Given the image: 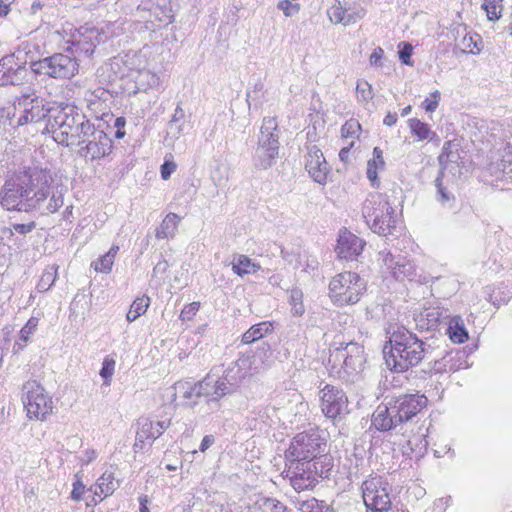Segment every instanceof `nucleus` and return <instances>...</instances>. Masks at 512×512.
Instances as JSON below:
<instances>
[{
	"mask_svg": "<svg viewBox=\"0 0 512 512\" xmlns=\"http://www.w3.org/2000/svg\"><path fill=\"white\" fill-rule=\"evenodd\" d=\"M37 324L38 320L36 318H30L20 331V340L26 343L29 336L35 331Z\"/></svg>",
	"mask_w": 512,
	"mask_h": 512,
	"instance_id": "obj_57",
	"label": "nucleus"
},
{
	"mask_svg": "<svg viewBox=\"0 0 512 512\" xmlns=\"http://www.w3.org/2000/svg\"><path fill=\"white\" fill-rule=\"evenodd\" d=\"M284 477L296 491H304L313 488L322 477L323 471H319L318 462L314 461H286Z\"/></svg>",
	"mask_w": 512,
	"mask_h": 512,
	"instance_id": "obj_12",
	"label": "nucleus"
},
{
	"mask_svg": "<svg viewBox=\"0 0 512 512\" xmlns=\"http://www.w3.org/2000/svg\"><path fill=\"white\" fill-rule=\"evenodd\" d=\"M357 100L361 103H368L373 99L372 86L366 80H359L356 85Z\"/></svg>",
	"mask_w": 512,
	"mask_h": 512,
	"instance_id": "obj_49",
	"label": "nucleus"
},
{
	"mask_svg": "<svg viewBox=\"0 0 512 512\" xmlns=\"http://www.w3.org/2000/svg\"><path fill=\"white\" fill-rule=\"evenodd\" d=\"M366 291V282L355 272H343L329 283V296L338 306L357 303Z\"/></svg>",
	"mask_w": 512,
	"mask_h": 512,
	"instance_id": "obj_8",
	"label": "nucleus"
},
{
	"mask_svg": "<svg viewBox=\"0 0 512 512\" xmlns=\"http://www.w3.org/2000/svg\"><path fill=\"white\" fill-rule=\"evenodd\" d=\"M97 452L93 449H87L80 458L82 465H88L97 458Z\"/></svg>",
	"mask_w": 512,
	"mask_h": 512,
	"instance_id": "obj_62",
	"label": "nucleus"
},
{
	"mask_svg": "<svg viewBox=\"0 0 512 512\" xmlns=\"http://www.w3.org/2000/svg\"><path fill=\"white\" fill-rule=\"evenodd\" d=\"M181 218L175 213H169L162 220L159 227L156 229L157 239L173 238L178 229Z\"/></svg>",
	"mask_w": 512,
	"mask_h": 512,
	"instance_id": "obj_34",
	"label": "nucleus"
},
{
	"mask_svg": "<svg viewBox=\"0 0 512 512\" xmlns=\"http://www.w3.org/2000/svg\"><path fill=\"white\" fill-rule=\"evenodd\" d=\"M199 385L202 386V395L207 399V404L211 406V409H218L220 398L234 392L223 376L215 379L208 375L199 381Z\"/></svg>",
	"mask_w": 512,
	"mask_h": 512,
	"instance_id": "obj_20",
	"label": "nucleus"
},
{
	"mask_svg": "<svg viewBox=\"0 0 512 512\" xmlns=\"http://www.w3.org/2000/svg\"><path fill=\"white\" fill-rule=\"evenodd\" d=\"M153 425L156 430H159V437L164 433V431L171 425L170 419L164 420H153Z\"/></svg>",
	"mask_w": 512,
	"mask_h": 512,
	"instance_id": "obj_64",
	"label": "nucleus"
},
{
	"mask_svg": "<svg viewBox=\"0 0 512 512\" xmlns=\"http://www.w3.org/2000/svg\"><path fill=\"white\" fill-rule=\"evenodd\" d=\"M115 366H116V361L113 357L106 356L104 358L103 363H102V368H101L99 374L102 377L104 384L106 386H110V384H111V379L115 372Z\"/></svg>",
	"mask_w": 512,
	"mask_h": 512,
	"instance_id": "obj_48",
	"label": "nucleus"
},
{
	"mask_svg": "<svg viewBox=\"0 0 512 512\" xmlns=\"http://www.w3.org/2000/svg\"><path fill=\"white\" fill-rule=\"evenodd\" d=\"M150 305V299L147 296L136 298L130 306V309L126 315L128 322H133L141 315H143Z\"/></svg>",
	"mask_w": 512,
	"mask_h": 512,
	"instance_id": "obj_40",
	"label": "nucleus"
},
{
	"mask_svg": "<svg viewBox=\"0 0 512 512\" xmlns=\"http://www.w3.org/2000/svg\"><path fill=\"white\" fill-rule=\"evenodd\" d=\"M263 362L256 355H241L224 372V380L228 382L235 392L240 385L248 378L264 370Z\"/></svg>",
	"mask_w": 512,
	"mask_h": 512,
	"instance_id": "obj_14",
	"label": "nucleus"
},
{
	"mask_svg": "<svg viewBox=\"0 0 512 512\" xmlns=\"http://www.w3.org/2000/svg\"><path fill=\"white\" fill-rule=\"evenodd\" d=\"M390 402L397 413L398 420L404 424L413 419L427 405V398L419 394H404L391 398Z\"/></svg>",
	"mask_w": 512,
	"mask_h": 512,
	"instance_id": "obj_18",
	"label": "nucleus"
},
{
	"mask_svg": "<svg viewBox=\"0 0 512 512\" xmlns=\"http://www.w3.org/2000/svg\"><path fill=\"white\" fill-rule=\"evenodd\" d=\"M114 260L108 256L103 255L92 263V266L96 272L109 273L112 270Z\"/></svg>",
	"mask_w": 512,
	"mask_h": 512,
	"instance_id": "obj_51",
	"label": "nucleus"
},
{
	"mask_svg": "<svg viewBox=\"0 0 512 512\" xmlns=\"http://www.w3.org/2000/svg\"><path fill=\"white\" fill-rule=\"evenodd\" d=\"M182 125L183 123H175L170 122L168 123V135H171L173 138H178L180 134L182 133Z\"/></svg>",
	"mask_w": 512,
	"mask_h": 512,
	"instance_id": "obj_63",
	"label": "nucleus"
},
{
	"mask_svg": "<svg viewBox=\"0 0 512 512\" xmlns=\"http://www.w3.org/2000/svg\"><path fill=\"white\" fill-rule=\"evenodd\" d=\"M277 128L278 124L275 118L265 117L260 128L257 147H263L264 149L276 148V151H279Z\"/></svg>",
	"mask_w": 512,
	"mask_h": 512,
	"instance_id": "obj_26",
	"label": "nucleus"
},
{
	"mask_svg": "<svg viewBox=\"0 0 512 512\" xmlns=\"http://www.w3.org/2000/svg\"><path fill=\"white\" fill-rule=\"evenodd\" d=\"M273 325L269 321L260 322L250 327L243 335L242 342L244 344H251L257 340H260L265 335L271 333Z\"/></svg>",
	"mask_w": 512,
	"mask_h": 512,
	"instance_id": "obj_37",
	"label": "nucleus"
},
{
	"mask_svg": "<svg viewBox=\"0 0 512 512\" xmlns=\"http://www.w3.org/2000/svg\"><path fill=\"white\" fill-rule=\"evenodd\" d=\"M443 177L444 172L439 171L438 176L435 179V186L437 189L436 193V199L439 201L443 206L451 207L452 204L455 201L454 195L448 191V189L443 185Z\"/></svg>",
	"mask_w": 512,
	"mask_h": 512,
	"instance_id": "obj_38",
	"label": "nucleus"
},
{
	"mask_svg": "<svg viewBox=\"0 0 512 512\" xmlns=\"http://www.w3.org/2000/svg\"><path fill=\"white\" fill-rule=\"evenodd\" d=\"M346 14L347 8H344L340 1H337L327 10V15L334 24H343L345 26Z\"/></svg>",
	"mask_w": 512,
	"mask_h": 512,
	"instance_id": "obj_47",
	"label": "nucleus"
},
{
	"mask_svg": "<svg viewBox=\"0 0 512 512\" xmlns=\"http://www.w3.org/2000/svg\"><path fill=\"white\" fill-rule=\"evenodd\" d=\"M49 186L42 184L34 191L32 176L26 170L8 172L4 184L2 207L7 210H30L38 208L49 196Z\"/></svg>",
	"mask_w": 512,
	"mask_h": 512,
	"instance_id": "obj_2",
	"label": "nucleus"
},
{
	"mask_svg": "<svg viewBox=\"0 0 512 512\" xmlns=\"http://www.w3.org/2000/svg\"><path fill=\"white\" fill-rule=\"evenodd\" d=\"M365 15H366V10L359 5H354V6L348 7L346 18H345V26L356 23L357 21L364 18Z\"/></svg>",
	"mask_w": 512,
	"mask_h": 512,
	"instance_id": "obj_50",
	"label": "nucleus"
},
{
	"mask_svg": "<svg viewBox=\"0 0 512 512\" xmlns=\"http://www.w3.org/2000/svg\"><path fill=\"white\" fill-rule=\"evenodd\" d=\"M361 125L356 119L347 120L341 127V137L343 139H357L359 137Z\"/></svg>",
	"mask_w": 512,
	"mask_h": 512,
	"instance_id": "obj_46",
	"label": "nucleus"
},
{
	"mask_svg": "<svg viewBox=\"0 0 512 512\" xmlns=\"http://www.w3.org/2000/svg\"><path fill=\"white\" fill-rule=\"evenodd\" d=\"M384 56V50L381 47H376L369 57V62L371 66L381 67L382 58Z\"/></svg>",
	"mask_w": 512,
	"mask_h": 512,
	"instance_id": "obj_60",
	"label": "nucleus"
},
{
	"mask_svg": "<svg viewBox=\"0 0 512 512\" xmlns=\"http://www.w3.org/2000/svg\"><path fill=\"white\" fill-rule=\"evenodd\" d=\"M21 399L30 420L45 421L53 412L52 397L36 380H29L23 384Z\"/></svg>",
	"mask_w": 512,
	"mask_h": 512,
	"instance_id": "obj_9",
	"label": "nucleus"
},
{
	"mask_svg": "<svg viewBox=\"0 0 512 512\" xmlns=\"http://www.w3.org/2000/svg\"><path fill=\"white\" fill-rule=\"evenodd\" d=\"M32 71L54 79H71L79 71V63L75 56L55 53L31 63Z\"/></svg>",
	"mask_w": 512,
	"mask_h": 512,
	"instance_id": "obj_11",
	"label": "nucleus"
},
{
	"mask_svg": "<svg viewBox=\"0 0 512 512\" xmlns=\"http://www.w3.org/2000/svg\"><path fill=\"white\" fill-rule=\"evenodd\" d=\"M200 303L199 302H192L188 305H186L180 314V319L182 321L191 320L196 313L199 311Z\"/></svg>",
	"mask_w": 512,
	"mask_h": 512,
	"instance_id": "obj_55",
	"label": "nucleus"
},
{
	"mask_svg": "<svg viewBox=\"0 0 512 512\" xmlns=\"http://www.w3.org/2000/svg\"><path fill=\"white\" fill-rule=\"evenodd\" d=\"M74 145L80 146L79 153L82 157L94 161L104 158L111 152L112 140L93 124L87 126L86 133Z\"/></svg>",
	"mask_w": 512,
	"mask_h": 512,
	"instance_id": "obj_13",
	"label": "nucleus"
},
{
	"mask_svg": "<svg viewBox=\"0 0 512 512\" xmlns=\"http://www.w3.org/2000/svg\"><path fill=\"white\" fill-rule=\"evenodd\" d=\"M278 9L282 10L286 17H291L298 13L300 6L290 0H281L277 5Z\"/></svg>",
	"mask_w": 512,
	"mask_h": 512,
	"instance_id": "obj_53",
	"label": "nucleus"
},
{
	"mask_svg": "<svg viewBox=\"0 0 512 512\" xmlns=\"http://www.w3.org/2000/svg\"><path fill=\"white\" fill-rule=\"evenodd\" d=\"M482 8L485 10L488 20L496 21L502 15V0H484Z\"/></svg>",
	"mask_w": 512,
	"mask_h": 512,
	"instance_id": "obj_44",
	"label": "nucleus"
},
{
	"mask_svg": "<svg viewBox=\"0 0 512 512\" xmlns=\"http://www.w3.org/2000/svg\"><path fill=\"white\" fill-rule=\"evenodd\" d=\"M20 96L16 95L14 101H8L9 106L2 109L8 124L12 127L27 123L39 122L49 114L52 115L53 108L47 107L44 99L40 98L31 88L21 90Z\"/></svg>",
	"mask_w": 512,
	"mask_h": 512,
	"instance_id": "obj_3",
	"label": "nucleus"
},
{
	"mask_svg": "<svg viewBox=\"0 0 512 512\" xmlns=\"http://www.w3.org/2000/svg\"><path fill=\"white\" fill-rule=\"evenodd\" d=\"M321 410L329 418L348 413V398L339 388L332 385H325L321 389Z\"/></svg>",
	"mask_w": 512,
	"mask_h": 512,
	"instance_id": "obj_17",
	"label": "nucleus"
},
{
	"mask_svg": "<svg viewBox=\"0 0 512 512\" xmlns=\"http://www.w3.org/2000/svg\"><path fill=\"white\" fill-rule=\"evenodd\" d=\"M305 168L316 183L324 185L327 182L330 166L323 156L322 151L317 146L309 148Z\"/></svg>",
	"mask_w": 512,
	"mask_h": 512,
	"instance_id": "obj_21",
	"label": "nucleus"
},
{
	"mask_svg": "<svg viewBox=\"0 0 512 512\" xmlns=\"http://www.w3.org/2000/svg\"><path fill=\"white\" fill-rule=\"evenodd\" d=\"M63 205V199L61 195H53L47 205V210L51 213L56 212Z\"/></svg>",
	"mask_w": 512,
	"mask_h": 512,
	"instance_id": "obj_61",
	"label": "nucleus"
},
{
	"mask_svg": "<svg viewBox=\"0 0 512 512\" xmlns=\"http://www.w3.org/2000/svg\"><path fill=\"white\" fill-rule=\"evenodd\" d=\"M26 55L21 51L2 57V86L22 85L28 76Z\"/></svg>",
	"mask_w": 512,
	"mask_h": 512,
	"instance_id": "obj_16",
	"label": "nucleus"
},
{
	"mask_svg": "<svg viewBox=\"0 0 512 512\" xmlns=\"http://www.w3.org/2000/svg\"><path fill=\"white\" fill-rule=\"evenodd\" d=\"M452 147L451 142L444 144L443 152L439 156L440 165L443 166L445 161L455 162L457 160L456 155L450 150Z\"/></svg>",
	"mask_w": 512,
	"mask_h": 512,
	"instance_id": "obj_58",
	"label": "nucleus"
},
{
	"mask_svg": "<svg viewBox=\"0 0 512 512\" xmlns=\"http://www.w3.org/2000/svg\"><path fill=\"white\" fill-rule=\"evenodd\" d=\"M118 29L119 26L116 23H109L101 28L88 24L81 26L67 40L66 50L78 56H90L97 45L105 42L110 37L117 36L119 32L116 30Z\"/></svg>",
	"mask_w": 512,
	"mask_h": 512,
	"instance_id": "obj_6",
	"label": "nucleus"
},
{
	"mask_svg": "<svg viewBox=\"0 0 512 512\" xmlns=\"http://www.w3.org/2000/svg\"><path fill=\"white\" fill-rule=\"evenodd\" d=\"M512 298V289L507 285H501L497 287L491 294L490 300L496 307L505 305Z\"/></svg>",
	"mask_w": 512,
	"mask_h": 512,
	"instance_id": "obj_43",
	"label": "nucleus"
},
{
	"mask_svg": "<svg viewBox=\"0 0 512 512\" xmlns=\"http://www.w3.org/2000/svg\"><path fill=\"white\" fill-rule=\"evenodd\" d=\"M330 361L342 362L341 368L346 376L356 375L362 371L365 363L364 348L358 343H347L344 347L333 350Z\"/></svg>",
	"mask_w": 512,
	"mask_h": 512,
	"instance_id": "obj_15",
	"label": "nucleus"
},
{
	"mask_svg": "<svg viewBox=\"0 0 512 512\" xmlns=\"http://www.w3.org/2000/svg\"><path fill=\"white\" fill-rule=\"evenodd\" d=\"M489 173L496 180L512 181V146H508L499 162L491 163Z\"/></svg>",
	"mask_w": 512,
	"mask_h": 512,
	"instance_id": "obj_27",
	"label": "nucleus"
},
{
	"mask_svg": "<svg viewBox=\"0 0 512 512\" xmlns=\"http://www.w3.org/2000/svg\"><path fill=\"white\" fill-rule=\"evenodd\" d=\"M411 133L418 138V140H432L436 135L435 132L431 131L428 124L420 121L419 119L412 118L408 121Z\"/></svg>",
	"mask_w": 512,
	"mask_h": 512,
	"instance_id": "obj_39",
	"label": "nucleus"
},
{
	"mask_svg": "<svg viewBox=\"0 0 512 512\" xmlns=\"http://www.w3.org/2000/svg\"><path fill=\"white\" fill-rule=\"evenodd\" d=\"M50 118L54 140L66 147L74 146L86 133L87 126L93 125L76 107L68 104L60 109H54Z\"/></svg>",
	"mask_w": 512,
	"mask_h": 512,
	"instance_id": "obj_4",
	"label": "nucleus"
},
{
	"mask_svg": "<svg viewBox=\"0 0 512 512\" xmlns=\"http://www.w3.org/2000/svg\"><path fill=\"white\" fill-rule=\"evenodd\" d=\"M278 155L276 148L256 147L252 158L253 166L256 170H267L276 163Z\"/></svg>",
	"mask_w": 512,
	"mask_h": 512,
	"instance_id": "obj_30",
	"label": "nucleus"
},
{
	"mask_svg": "<svg viewBox=\"0 0 512 512\" xmlns=\"http://www.w3.org/2000/svg\"><path fill=\"white\" fill-rule=\"evenodd\" d=\"M449 317L448 310L440 307L426 308L414 315L415 329L423 332L434 330L441 320Z\"/></svg>",
	"mask_w": 512,
	"mask_h": 512,
	"instance_id": "obj_25",
	"label": "nucleus"
},
{
	"mask_svg": "<svg viewBox=\"0 0 512 512\" xmlns=\"http://www.w3.org/2000/svg\"><path fill=\"white\" fill-rule=\"evenodd\" d=\"M400 46L401 49L399 50V59L403 64L413 66V62L411 61L413 46L407 42H402Z\"/></svg>",
	"mask_w": 512,
	"mask_h": 512,
	"instance_id": "obj_52",
	"label": "nucleus"
},
{
	"mask_svg": "<svg viewBox=\"0 0 512 512\" xmlns=\"http://www.w3.org/2000/svg\"><path fill=\"white\" fill-rule=\"evenodd\" d=\"M199 382L194 384L188 382H177L174 387L170 388L172 401H175L177 392H182L183 398L187 405L194 407L199 403V399L203 397Z\"/></svg>",
	"mask_w": 512,
	"mask_h": 512,
	"instance_id": "obj_28",
	"label": "nucleus"
},
{
	"mask_svg": "<svg viewBox=\"0 0 512 512\" xmlns=\"http://www.w3.org/2000/svg\"><path fill=\"white\" fill-rule=\"evenodd\" d=\"M440 92L438 90L432 92L423 102V107L427 112H434L439 104Z\"/></svg>",
	"mask_w": 512,
	"mask_h": 512,
	"instance_id": "obj_56",
	"label": "nucleus"
},
{
	"mask_svg": "<svg viewBox=\"0 0 512 512\" xmlns=\"http://www.w3.org/2000/svg\"><path fill=\"white\" fill-rule=\"evenodd\" d=\"M362 215L369 228L379 235L392 234L396 227L397 216L386 195L371 194L363 203Z\"/></svg>",
	"mask_w": 512,
	"mask_h": 512,
	"instance_id": "obj_5",
	"label": "nucleus"
},
{
	"mask_svg": "<svg viewBox=\"0 0 512 512\" xmlns=\"http://www.w3.org/2000/svg\"><path fill=\"white\" fill-rule=\"evenodd\" d=\"M469 367L466 352L460 349L445 352L440 359H434L430 370L434 373H451Z\"/></svg>",
	"mask_w": 512,
	"mask_h": 512,
	"instance_id": "obj_22",
	"label": "nucleus"
},
{
	"mask_svg": "<svg viewBox=\"0 0 512 512\" xmlns=\"http://www.w3.org/2000/svg\"><path fill=\"white\" fill-rule=\"evenodd\" d=\"M232 270L240 277L248 274H254L260 270V265L253 262L248 256L239 254L233 257L231 262Z\"/></svg>",
	"mask_w": 512,
	"mask_h": 512,
	"instance_id": "obj_33",
	"label": "nucleus"
},
{
	"mask_svg": "<svg viewBox=\"0 0 512 512\" xmlns=\"http://www.w3.org/2000/svg\"><path fill=\"white\" fill-rule=\"evenodd\" d=\"M388 346H384V359L387 367L394 372H405L417 366L425 358H435L442 355L437 339L431 343L423 341L404 326L391 325L387 329Z\"/></svg>",
	"mask_w": 512,
	"mask_h": 512,
	"instance_id": "obj_1",
	"label": "nucleus"
},
{
	"mask_svg": "<svg viewBox=\"0 0 512 512\" xmlns=\"http://www.w3.org/2000/svg\"><path fill=\"white\" fill-rule=\"evenodd\" d=\"M383 265L391 272L397 280H412L416 276V267L411 260L405 256H394L391 251H381L379 253Z\"/></svg>",
	"mask_w": 512,
	"mask_h": 512,
	"instance_id": "obj_19",
	"label": "nucleus"
},
{
	"mask_svg": "<svg viewBox=\"0 0 512 512\" xmlns=\"http://www.w3.org/2000/svg\"><path fill=\"white\" fill-rule=\"evenodd\" d=\"M364 246L365 242L362 239L355 234L344 230L339 235L336 250L341 259L353 260L362 253Z\"/></svg>",
	"mask_w": 512,
	"mask_h": 512,
	"instance_id": "obj_24",
	"label": "nucleus"
},
{
	"mask_svg": "<svg viewBox=\"0 0 512 512\" xmlns=\"http://www.w3.org/2000/svg\"><path fill=\"white\" fill-rule=\"evenodd\" d=\"M34 227H35L34 222H30L28 224H18L17 223V224H13L12 228H2V235L6 234V233H9L10 235H12L13 230L19 234L24 235V234L31 232Z\"/></svg>",
	"mask_w": 512,
	"mask_h": 512,
	"instance_id": "obj_54",
	"label": "nucleus"
},
{
	"mask_svg": "<svg viewBox=\"0 0 512 512\" xmlns=\"http://www.w3.org/2000/svg\"><path fill=\"white\" fill-rule=\"evenodd\" d=\"M372 425L376 430L387 432L397 429L402 425L400 419L398 420L397 413L390 402L380 404L372 415Z\"/></svg>",
	"mask_w": 512,
	"mask_h": 512,
	"instance_id": "obj_23",
	"label": "nucleus"
},
{
	"mask_svg": "<svg viewBox=\"0 0 512 512\" xmlns=\"http://www.w3.org/2000/svg\"><path fill=\"white\" fill-rule=\"evenodd\" d=\"M177 165L175 162L170 160H165L161 165V177L163 180H168L171 174L176 170Z\"/></svg>",
	"mask_w": 512,
	"mask_h": 512,
	"instance_id": "obj_59",
	"label": "nucleus"
},
{
	"mask_svg": "<svg viewBox=\"0 0 512 512\" xmlns=\"http://www.w3.org/2000/svg\"><path fill=\"white\" fill-rule=\"evenodd\" d=\"M447 334L453 343L461 344L468 340V331L462 317L453 316L450 318L447 327Z\"/></svg>",
	"mask_w": 512,
	"mask_h": 512,
	"instance_id": "obj_32",
	"label": "nucleus"
},
{
	"mask_svg": "<svg viewBox=\"0 0 512 512\" xmlns=\"http://www.w3.org/2000/svg\"><path fill=\"white\" fill-rule=\"evenodd\" d=\"M289 303L291 305V312L294 316L299 317L305 313L303 292L299 288H293L290 290Z\"/></svg>",
	"mask_w": 512,
	"mask_h": 512,
	"instance_id": "obj_42",
	"label": "nucleus"
},
{
	"mask_svg": "<svg viewBox=\"0 0 512 512\" xmlns=\"http://www.w3.org/2000/svg\"><path fill=\"white\" fill-rule=\"evenodd\" d=\"M297 507L301 512H324V509H327L328 505L315 498H309L306 500H298Z\"/></svg>",
	"mask_w": 512,
	"mask_h": 512,
	"instance_id": "obj_45",
	"label": "nucleus"
},
{
	"mask_svg": "<svg viewBox=\"0 0 512 512\" xmlns=\"http://www.w3.org/2000/svg\"><path fill=\"white\" fill-rule=\"evenodd\" d=\"M57 269V266L51 265L44 270L37 284V289L39 292H46L53 286L57 277Z\"/></svg>",
	"mask_w": 512,
	"mask_h": 512,
	"instance_id": "obj_41",
	"label": "nucleus"
},
{
	"mask_svg": "<svg viewBox=\"0 0 512 512\" xmlns=\"http://www.w3.org/2000/svg\"><path fill=\"white\" fill-rule=\"evenodd\" d=\"M138 429L136 432V440L134 447L143 448L145 441H154L159 438V430L153 425V420L150 418H140L137 422Z\"/></svg>",
	"mask_w": 512,
	"mask_h": 512,
	"instance_id": "obj_29",
	"label": "nucleus"
},
{
	"mask_svg": "<svg viewBox=\"0 0 512 512\" xmlns=\"http://www.w3.org/2000/svg\"><path fill=\"white\" fill-rule=\"evenodd\" d=\"M117 487L118 482L115 480L113 473L104 472L102 476L97 480L94 494L96 496L106 498L107 496L113 494Z\"/></svg>",
	"mask_w": 512,
	"mask_h": 512,
	"instance_id": "obj_36",
	"label": "nucleus"
},
{
	"mask_svg": "<svg viewBox=\"0 0 512 512\" xmlns=\"http://www.w3.org/2000/svg\"><path fill=\"white\" fill-rule=\"evenodd\" d=\"M385 169L383 151L379 147L373 149L372 158L367 162L366 175L372 186H378V172Z\"/></svg>",
	"mask_w": 512,
	"mask_h": 512,
	"instance_id": "obj_31",
	"label": "nucleus"
},
{
	"mask_svg": "<svg viewBox=\"0 0 512 512\" xmlns=\"http://www.w3.org/2000/svg\"><path fill=\"white\" fill-rule=\"evenodd\" d=\"M391 485L380 475H370L361 484L366 512H388L392 507Z\"/></svg>",
	"mask_w": 512,
	"mask_h": 512,
	"instance_id": "obj_10",
	"label": "nucleus"
},
{
	"mask_svg": "<svg viewBox=\"0 0 512 512\" xmlns=\"http://www.w3.org/2000/svg\"><path fill=\"white\" fill-rule=\"evenodd\" d=\"M249 512H287V507L275 498L260 497L249 508Z\"/></svg>",
	"mask_w": 512,
	"mask_h": 512,
	"instance_id": "obj_35",
	"label": "nucleus"
},
{
	"mask_svg": "<svg viewBox=\"0 0 512 512\" xmlns=\"http://www.w3.org/2000/svg\"><path fill=\"white\" fill-rule=\"evenodd\" d=\"M326 447V440L319 430L311 429L298 433L285 451L286 461L320 462V457Z\"/></svg>",
	"mask_w": 512,
	"mask_h": 512,
	"instance_id": "obj_7",
	"label": "nucleus"
}]
</instances>
